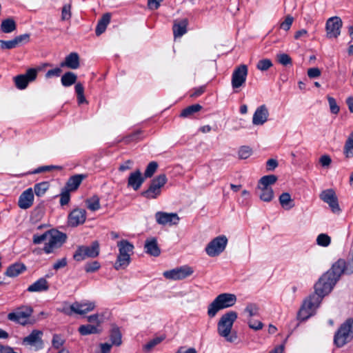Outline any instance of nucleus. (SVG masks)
I'll return each mask as SVG.
<instances>
[{
	"label": "nucleus",
	"instance_id": "obj_28",
	"mask_svg": "<svg viewBox=\"0 0 353 353\" xmlns=\"http://www.w3.org/2000/svg\"><path fill=\"white\" fill-rule=\"evenodd\" d=\"M339 262H342V264H340L339 266L341 267V274H353V250L350 254V257L346 262L344 259H339L337 261H336L334 263H339Z\"/></svg>",
	"mask_w": 353,
	"mask_h": 353
},
{
	"label": "nucleus",
	"instance_id": "obj_10",
	"mask_svg": "<svg viewBox=\"0 0 353 353\" xmlns=\"http://www.w3.org/2000/svg\"><path fill=\"white\" fill-rule=\"evenodd\" d=\"M99 254V244L97 241H94L89 246H79L73 255V258L77 261H81L87 258H95Z\"/></svg>",
	"mask_w": 353,
	"mask_h": 353
},
{
	"label": "nucleus",
	"instance_id": "obj_54",
	"mask_svg": "<svg viewBox=\"0 0 353 353\" xmlns=\"http://www.w3.org/2000/svg\"><path fill=\"white\" fill-rule=\"evenodd\" d=\"M0 46L2 49H12L18 46L15 39L9 41L0 40Z\"/></svg>",
	"mask_w": 353,
	"mask_h": 353
},
{
	"label": "nucleus",
	"instance_id": "obj_14",
	"mask_svg": "<svg viewBox=\"0 0 353 353\" xmlns=\"http://www.w3.org/2000/svg\"><path fill=\"white\" fill-rule=\"evenodd\" d=\"M193 273L192 268L188 265H183L174 268L170 270L165 271L163 275L165 278L170 280H181L190 276Z\"/></svg>",
	"mask_w": 353,
	"mask_h": 353
},
{
	"label": "nucleus",
	"instance_id": "obj_7",
	"mask_svg": "<svg viewBox=\"0 0 353 353\" xmlns=\"http://www.w3.org/2000/svg\"><path fill=\"white\" fill-rule=\"evenodd\" d=\"M117 247L119 253L114 263V268L118 270L126 268L130 264L134 245L127 240H121L117 243Z\"/></svg>",
	"mask_w": 353,
	"mask_h": 353
},
{
	"label": "nucleus",
	"instance_id": "obj_19",
	"mask_svg": "<svg viewBox=\"0 0 353 353\" xmlns=\"http://www.w3.org/2000/svg\"><path fill=\"white\" fill-rule=\"evenodd\" d=\"M157 222L160 225H176L179 221V217L176 213H168L164 212H157L155 214Z\"/></svg>",
	"mask_w": 353,
	"mask_h": 353
},
{
	"label": "nucleus",
	"instance_id": "obj_55",
	"mask_svg": "<svg viewBox=\"0 0 353 353\" xmlns=\"http://www.w3.org/2000/svg\"><path fill=\"white\" fill-rule=\"evenodd\" d=\"M277 60L283 65H288L292 64L291 57L288 54L285 53L278 54Z\"/></svg>",
	"mask_w": 353,
	"mask_h": 353
},
{
	"label": "nucleus",
	"instance_id": "obj_57",
	"mask_svg": "<svg viewBox=\"0 0 353 353\" xmlns=\"http://www.w3.org/2000/svg\"><path fill=\"white\" fill-rule=\"evenodd\" d=\"M328 103L330 105V111L333 114H338L339 112V107L336 104V100L331 97H327Z\"/></svg>",
	"mask_w": 353,
	"mask_h": 353
},
{
	"label": "nucleus",
	"instance_id": "obj_35",
	"mask_svg": "<svg viewBox=\"0 0 353 353\" xmlns=\"http://www.w3.org/2000/svg\"><path fill=\"white\" fill-rule=\"evenodd\" d=\"M261 190L260 199L265 202H270L274 197V192L272 188L259 187Z\"/></svg>",
	"mask_w": 353,
	"mask_h": 353
},
{
	"label": "nucleus",
	"instance_id": "obj_31",
	"mask_svg": "<svg viewBox=\"0 0 353 353\" xmlns=\"http://www.w3.org/2000/svg\"><path fill=\"white\" fill-rule=\"evenodd\" d=\"M111 19V15L110 13L104 14L101 19L98 21L97 28H96V34L97 36L101 35L103 33L107 28V26L110 23Z\"/></svg>",
	"mask_w": 353,
	"mask_h": 353
},
{
	"label": "nucleus",
	"instance_id": "obj_3",
	"mask_svg": "<svg viewBox=\"0 0 353 353\" xmlns=\"http://www.w3.org/2000/svg\"><path fill=\"white\" fill-rule=\"evenodd\" d=\"M236 301V296L234 294H221L209 305L208 315L211 318L214 317L219 311L233 306Z\"/></svg>",
	"mask_w": 353,
	"mask_h": 353
},
{
	"label": "nucleus",
	"instance_id": "obj_56",
	"mask_svg": "<svg viewBox=\"0 0 353 353\" xmlns=\"http://www.w3.org/2000/svg\"><path fill=\"white\" fill-rule=\"evenodd\" d=\"M252 154L251 149L248 146H243L239 151V156L241 159H248Z\"/></svg>",
	"mask_w": 353,
	"mask_h": 353
},
{
	"label": "nucleus",
	"instance_id": "obj_26",
	"mask_svg": "<svg viewBox=\"0 0 353 353\" xmlns=\"http://www.w3.org/2000/svg\"><path fill=\"white\" fill-rule=\"evenodd\" d=\"M49 283L46 278H40L28 286L27 290L30 292H40L48 290Z\"/></svg>",
	"mask_w": 353,
	"mask_h": 353
},
{
	"label": "nucleus",
	"instance_id": "obj_46",
	"mask_svg": "<svg viewBox=\"0 0 353 353\" xmlns=\"http://www.w3.org/2000/svg\"><path fill=\"white\" fill-rule=\"evenodd\" d=\"M75 92L77 95V99L79 103H83L86 102V99L84 97V88L83 85L80 83H78L75 85Z\"/></svg>",
	"mask_w": 353,
	"mask_h": 353
},
{
	"label": "nucleus",
	"instance_id": "obj_41",
	"mask_svg": "<svg viewBox=\"0 0 353 353\" xmlns=\"http://www.w3.org/2000/svg\"><path fill=\"white\" fill-rule=\"evenodd\" d=\"M165 339V336H157L150 341H148L143 346V350L146 352H150L154 347L161 343Z\"/></svg>",
	"mask_w": 353,
	"mask_h": 353
},
{
	"label": "nucleus",
	"instance_id": "obj_1",
	"mask_svg": "<svg viewBox=\"0 0 353 353\" xmlns=\"http://www.w3.org/2000/svg\"><path fill=\"white\" fill-rule=\"evenodd\" d=\"M342 262L334 263L332 268L323 274L314 285V293L323 298L333 289L337 281L341 277V270L339 266Z\"/></svg>",
	"mask_w": 353,
	"mask_h": 353
},
{
	"label": "nucleus",
	"instance_id": "obj_60",
	"mask_svg": "<svg viewBox=\"0 0 353 353\" xmlns=\"http://www.w3.org/2000/svg\"><path fill=\"white\" fill-rule=\"evenodd\" d=\"M69 192L70 191L67 190L61 194L60 204L61 205H65L69 203L70 199Z\"/></svg>",
	"mask_w": 353,
	"mask_h": 353
},
{
	"label": "nucleus",
	"instance_id": "obj_8",
	"mask_svg": "<svg viewBox=\"0 0 353 353\" xmlns=\"http://www.w3.org/2000/svg\"><path fill=\"white\" fill-rule=\"evenodd\" d=\"M322 298L314 292L306 298L298 312L299 319L304 321L312 316L319 306Z\"/></svg>",
	"mask_w": 353,
	"mask_h": 353
},
{
	"label": "nucleus",
	"instance_id": "obj_59",
	"mask_svg": "<svg viewBox=\"0 0 353 353\" xmlns=\"http://www.w3.org/2000/svg\"><path fill=\"white\" fill-rule=\"evenodd\" d=\"M248 324L250 328L254 330H259L263 328V323L259 321H254L252 319H248Z\"/></svg>",
	"mask_w": 353,
	"mask_h": 353
},
{
	"label": "nucleus",
	"instance_id": "obj_20",
	"mask_svg": "<svg viewBox=\"0 0 353 353\" xmlns=\"http://www.w3.org/2000/svg\"><path fill=\"white\" fill-rule=\"evenodd\" d=\"M86 219V212L83 209L76 208L73 210L68 216V224L70 226L76 227L83 224Z\"/></svg>",
	"mask_w": 353,
	"mask_h": 353
},
{
	"label": "nucleus",
	"instance_id": "obj_32",
	"mask_svg": "<svg viewBox=\"0 0 353 353\" xmlns=\"http://www.w3.org/2000/svg\"><path fill=\"white\" fill-rule=\"evenodd\" d=\"M17 25L14 20L12 18H8L2 21L0 30L3 33H10L14 31Z\"/></svg>",
	"mask_w": 353,
	"mask_h": 353
},
{
	"label": "nucleus",
	"instance_id": "obj_27",
	"mask_svg": "<svg viewBox=\"0 0 353 353\" xmlns=\"http://www.w3.org/2000/svg\"><path fill=\"white\" fill-rule=\"evenodd\" d=\"M145 252L153 256H158L161 250L158 246L157 241L155 238L148 239L145 243Z\"/></svg>",
	"mask_w": 353,
	"mask_h": 353
},
{
	"label": "nucleus",
	"instance_id": "obj_36",
	"mask_svg": "<svg viewBox=\"0 0 353 353\" xmlns=\"http://www.w3.org/2000/svg\"><path fill=\"white\" fill-rule=\"evenodd\" d=\"M202 108V106L199 104H194L187 107L183 109L181 112L180 116L183 118L190 117L193 115L194 113L200 111Z\"/></svg>",
	"mask_w": 353,
	"mask_h": 353
},
{
	"label": "nucleus",
	"instance_id": "obj_52",
	"mask_svg": "<svg viewBox=\"0 0 353 353\" xmlns=\"http://www.w3.org/2000/svg\"><path fill=\"white\" fill-rule=\"evenodd\" d=\"M293 21L294 18L291 15L286 16L284 21L280 23V28L285 31L289 30Z\"/></svg>",
	"mask_w": 353,
	"mask_h": 353
},
{
	"label": "nucleus",
	"instance_id": "obj_50",
	"mask_svg": "<svg viewBox=\"0 0 353 353\" xmlns=\"http://www.w3.org/2000/svg\"><path fill=\"white\" fill-rule=\"evenodd\" d=\"M71 5L65 4L63 6L61 10V20L67 21L71 18Z\"/></svg>",
	"mask_w": 353,
	"mask_h": 353
},
{
	"label": "nucleus",
	"instance_id": "obj_45",
	"mask_svg": "<svg viewBox=\"0 0 353 353\" xmlns=\"http://www.w3.org/2000/svg\"><path fill=\"white\" fill-rule=\"evenodd\" d=\"M331 243V238L327 234L321 233L316 237V244L321 247H327Z\"/></svg>",
	"mask_w": 353,
	"mask_h": 353
},
{
	"label": "nucleus",
	"instance_id": "obj_34",
	"mask_svg": "<svg viewBox=\"0 0 353 353\" xmlns=\"http://www.w3.org/2000/svg\"><path fill=\"white\" fill-rule=\"evenodd\" d=\"M77 75L72 72H65L61 77V83L65 87H69L74 84L77 81Z\"/></svg>",
	"mask_w": 353,
	"mask_h": 353
},
{
	"label": "nucleus",
	"instance_id": "obj_23",
	"mask_svg": "<svg viewBox=\"0 0 353 353\" xmlns=\"http://www.w3.org/2000/svg\"><path fill=\"white\" fill-rule=\"evenodd\" d=\"M145 181L139 170L132 172L128 179V185L132 188L134 190H138Z\"/></svg>",
	"mask_w": 353,
	"mask_h": 353
},
{
	"label": "nucleus",
	"instance_id": "obj_62",
	"mask_svg": "<svg viewBox=\"0 0 353 353\" xmlns=\"http://www.w3.org/2000/svg\"><path fill=\"white\" fill-rule=\"evenodd\" d=\"M14 39L17 41V45L19 46L23 43H28L30 40V34H21V35L16 37Z\"/></svg>",
	"mask_w": 353,
	"mask_h": 353
},
{
	"label": "nucleus",
	"instance_id": "obj_17",
	"mask_svg": "<svg viewBox=\"0 0 353 353\" xmlns=\"http://www.w3.org/2000/svg\"><path fill=\"white\" fill-rule=\"evenodd\" d=\"M342 21L338 17L330 18L326 22L327 37L330 39L337 38L341 33Z\"/></svg>",
	"mask_w": 353,
	"mask_h": 353
},
{
	"label": "nucleus",
	"instance_id": "obj_58",
	"mask_svg": "<svg viewBox=\"0 0 353 353\" xmlns=\"http://www.w3.org/2000/svg\"><path fill=\"white\" fill-rule=\"evenodd\" d=\"M63 168L60 165H47V166H42L37 169L34 173H39L41 172H46V171H51L52 170H61Z\"/></svg>",
	"mask_w": 353,
	"mask_h": 353
},
{
	"label": "nucleus",
	"instance_id": "obj_43",
	"mask_svg": "<svg viewBox=\"0 0 353 353\" xmlns=\"http://www.w3.org/2000/svg\"><path fill=\"white\" fill-rule=\"evenodd\" d=\"M79 332L81 335H88L91 334H95L99 332V330L97 326L88 324L83 325L79 327Z\"/></svg>",
	"mask_w": 353,
	"mask_h": 353
},
{
	"label": "nucleus",
	"instance_id": "obj_16",
	"mask_svg": "<svg viewBox=\"0 0 353 353\" xmlns=\"http://www.w3.org/2000/svg\"><path fill=\"white\" fill-rule=\"evenodd\" d=\"M43 335V332L41 330H33L30 334L23 339L22 344L34 347L35 350H41L44 344L42 339Z\"/></svg>",
	"mask_w": 353,
	"mask_h": 353
},
{
	"label": "nucleus",
	"instance_id": "obj_51",
	"mask_svg": "<svg viewBox=\"0 0 353 353\" xmlns=\"http://www.w3.org/2000/svg\"><path fill=\"white\" fill-rule=\"evenodd\" d=\"M48 235L49 230L41 235L34 234L32 241L34 244H40L43 241L48 242Z\"/></svg>",
	"mask_w": 353,
	"mask_h": 353
},
{
	"label": "nucleus",
	"instance_id": "obj_2",
	"mask_svg": "<svg viewBox=\"0 0 353 353\" xmlns=\"http://www.w3.org/2000/svg\"><path fill=\"white\" fill-rule=\"evenodd\" d=\"M238 316L234 311H229L221 316L217 323V332L219 335L230 343L234 342L237 336L232 331V326Z\"/></svg>",
	"mask_w": 353,
	"mask_h": 353
},
{
	"label": "nucleus",
	"instance_id": "obj_5",
	"mask_svg": "<svg viewBox=\"0 0 353 353\" xmlns=\"http://www.w3.org/2000/svg\"><path fill=\"white\" fill-rule=\"evenodd\" d=\"M33 312V308L31 306L23 305L17 307L14 312L9 313L8 314V319L23 326L33 325L35 323V320L30 319Z\"/></svg>",
	"mask_w": 353,
	"mask_h": 353
},
{
	"label": "nucleus",
	"instance_id": "obj_12",
	"mask_svg": "<svg viewBox=\"0 0 353 353\" xmlns=\"http://www.w3.org/2000/svg\"><path fill=\"white\" fill-rule=\"evenodd\" d=\"M228 239L225 236H219L212 239L205 247V252L210 257L219 256L226 248Z\"/></svg>",
	"mask_w": 353,
	"mask_h": 353
},
{
	"label": "nucleus",
	"instance_id": "obj_9",
	"mask_svg": "<svg viewBox=\"0 0 353 353\" xmlns=\"http://www.w3.org/2000/svg\"><path fill=\"white\" fill-rule=\"evenodd\" d=\"M67 236L65 234L57 230H49L48 242H46L43 251L46 254L52 253L54 249L60 248L65 241Z\"/></svg>",
	"mask_w": 353,
	"mask_h": 353
},
{
	"label": "nucleus",
	"instance_id": "obj_53",
	"mask_svg": "<svg viewBox=\"0 0 353 353\" xmlns=\"http://www.w3.org/2000/svg\"><path fill=\"white\" fill-rule=\"evenodd\" d=\"M100 263L97 261H92L91 263H88L85 265L84 270L86 272H94L98 270L100 268Z\"/></svg>",
	"mask_w": 353,
	"mask_h": 353
},
{
	"label": "nucleus",
	"instance_id": "obj_11",
	"mask_svg": "<svg viewBox=\"0 0 353 353\" xmlns=\"http://www.w3.org/2000/svg\"><path fill=\"white\" fill-rule=\"evenodd\" d=\"M167 177L165 174H161L155 177L152 181L148 189L141 193L148 199H156L161 194V188L167 182Z\"/></svg>",
	"mask_w": 353,
	"mask_h": 353
},
{
	"label": "nucleus",
	"instance_id": "obj_30",
	"mask_svg": "<svg viewBox=\"0 0 353 353\" xmlns=\"http://www.w3.org/2000/svg\"><path fill=\"white\" fill-rule=\"evenodd\" d=\"M26 268L23 263H14L10 265L6 272V275L9 277H15L26 270Z\"/></svg>",
	"mask_w": 353,
	"mask_h": 353
},
{
	"label": "nucleus",
	"instance_id": "obj_15",
	"mask_svg": "<svg viewBox=\"0 0 353 353\" xmlns=\"http://www.w3.org/2000/svg\"><path fill=\"white\" fill-rule=\"evenodd\" d=\"M38 70L29 68L26 74H19L14 77L16 87L19 90L26 88L28 83L34 81L37 77Z\"/></svg>",
	"mask_w": 353,
	"mask_h": 353
},
{
	"label": "nucleus",
	"instance_id": "obj_64",
	"mask_svg": "<svg viewBox=\"0 0 353 353\" xmlns=\"http://www.w3.org/2000/svg\"><path fill=\"white\" fill-rule=\"evenodd\" d=\"M319 162L323 167H328L332 162V159L328 155H323L319 159Z\"/></svg>",
	"mask_w": 353,
	"mask_h": 353
},
{
	"label": "nucleus",
	"instance_id": "obj_33",
	"mask_svg": "<svg viewBox=\"0 0 353 353\" xmlns=\"http://www.w3.org/2000/svg\"><path fill=\"white\" fill-rule=\"evenodd\" d=\"M279 202L281 205L286 209L290 210L294 207L293 201L291 199V196L288 192L282 193L279 196Z\"/></svg>",
	"mask_w": 353,
	"mask_h": 353
},
{
	"label": "nucleus",
	"instance_id": "obj_25",
	"mask_svg": "<svg viewBox=\"0 0 353 353\" xmlns=\"http://www.w3.org/2000/svg\"><path fill=\"white\" fill-rule=\"evenodd\" d=\"M188 24V19H182L180 20H175L173 24V34L175 38L181 37L187 32V26Z\"/></svg>",
	"mask_w": 353,
	"mask_h": 353
},
{
	"label": "nucleus",
	"instance_id": "obj_29",
	"mask_svg": "<svg viewBox=\"0 0 353 353\" xmlns=\"http://www.w3.org/2000/svg\"><path fill=\"white\" fill-rule=\"evenodd\" d=\"M86 178L85 174H75L72 176H71L67 183V189L68 191H74L76 190L80 184L81 183L82 181Z\"/></svg>",
	"mask_w": 353,
	"mask_h": 353
},
{
	"label": "nucleus",
	"instance_id": "obj_24",
	"mask_svg": "<svg viewBox=\"0 0 353 353\" xmlns=\"http://www.w3.org/2000/svg\"><path fill=\"white\" fill-rule=\"evenodd\" d=\"M61 67H66L70 69L76 70L80 66L79 56L77 52H71L65 57L64 61L60 64Z\"/></svg>",
	"mask_w": 353,
	"mask_h": 353
},
{
	"label": "nucleus",
	"instance_id": "obj_61",
	"mask_svg": "<svg viewBox=\"0 0 353 353\" xmlns=\"http://www.w3.org/2000/svg\"><path fill=\"white\" fill-rule=\"evenodd\" d=\"M62 70L59 68H56L52 70H48L46 74V78H51L52 77H59L60 76Z\"/></svg>",
	"mask_w": 353,
	"mask_h": 353
},
{
	"label": "nucleus",
	"instance_id": "obj_47",
	"mask_svg": "<svg viewBox=\"0 0 353 353\" xmlns=\"http://www.w3.org/2000/svg\"><path fill=\"white\" fill-rule=\"evenodd\" d=\"M259 308L256 304L250 303L244 310V312L248 314V319L258 314Z\"/></svg>",
	"mask_w": 353,
	"mask_h": 353
},
{
	"label": "nucleus",
	"instance_id": "obj_38",
	"mask_svg": "<svg viewBox=\"0 0 353 353\" xmlns=\"http://www.w3.org/2000/svg\"><path fill=\"white\" fill-rule=\"evenodd\" d=\"M276 181L277 177L275 175L270 174L264 176L261 178L259 187L271 188L270 185L274 184Z\"/></svg>",
	"mask_w": 353,
	"mask_h": 353
},
{
	"label": "nucleus",
	"instance_id": "obj_40",
	"mask_svg": "<svg viewBox=\"0 0 353 353\" xmlns=\"http://www.w3.org/2000/svg\"><path fill=\"white\" fill-rule=\"evenodd\" d=\"M50 184L48 181H43L37 183L34 186V191L37 196H42L49 189Z\"/></svg>",
	"mask_w": 353,
	"mask_h": 353
},
{
	"label": "nucleus",
	"instance_id": "obj_22",
	"mask_svg": "<svg viewBox=\"0 0 353 353\" xmlns=\"http://www.w3.org/2000/svg\"><path fill=\"white\" fill-rule=\"evenodd\" d=\"M34 201L33 191L31 188L27 189L20 195L18 205L21 209L26 210L30 208Z\"/></svg>",
	"mask_w": 353,
	"mask_h": 353
},
{
	"label": "nucleus",
	"instance_id": "obj_18",
	"mask_svg": "<svg viewBox=\"0 0 353 353\" xmlns=\"http://www.w3.org/2000/svg\"><path fill=\"white\" fill-rule=\"evenodd\" d=\"M320 198L329 205L334 213L340 212L341 209L338 203L337 197L333 190L327 189L323 191L320 194Z\"/></svg>",
	"mask_w": 353,
	"mask_h": 353
},
{
	"label": "nucleus",
	"instance_id": "obj_63",
	"mask_svg": "<svg viewBox=\"0 0 353 353\" xmlns=\"http://www.w3.org/2000/svg\"><path fill=\"white\" fill-rule=\"evenodd\" d=\"M307 75L310 78L319 77L321 75V70L318 68L308 69Z\"/></svg>",
	"mask_w": 353,
	"mask_h": 353
},
{
	"label": "nucleus",
	"instance_id": "obj_49",
	"mask_svg": "<svg viewBox=\"0 0 353 353\" xmlns=\"http://www.w3.org/2000/svg\"><path fill=\"white\" fill-rule=\"evenodd\" d=\"M272 66V61L269 59H264L259 61L256 65V68L261 71H266Z\"/></svg>",
	"mask_w": 353,
	"mask_h": 353
},
{
	"label": "nucleus",
	"instance_id": "obj_21",
	"mask_svg": "<svg viewBox=\"0 0 353 353\" xmlns=\"http://www.w3.org/2000/svg\"><path fill=\"white\" fill-rule=\"evenodd\" d=\"M268 108L265 105H261L256 108L253 114L252 123L256 125H263L268 121Z\"/></svg>",
	"mask_w": 353,
	"mask_h": 353
},
{
	"label": "nucleus",
	"instance_id": "obj_37",
	"mask_svg": "<svg viewBox=\"0 0 353 353\" xmlns=\"http://www.w3.org/2000/svg\"><path fill=\"white\" fill-rule=\"evenodd\" d=\"M344 154L348 159L353 157V132L350 134L345 143Z\"/></svg>",
	"mask_w": 353,
	"mask_h": 353
},
{
	"label": "nucleus",
	"instance_id": "obj_44",
	"mask_svg": "<svg viewBox=\"0 0 353 353\" xmlns=\"http://www.w3.org/2000/svg\"><path fill=\"white\" fill-rule=\"evenodd\" d=\"M110 339L112 345L119 346L121 344V334L118 328H114L111 331Z\"/></svg>",
	"mask_w": 353,
	"mask_h": 353
},
{
	"label": "nucleus",
	"instance_id": "obj_13",
	"mask_svg": "<svg viewBox=\"0 0 353 353\" xmlns=\"http://www.w3.org/2000/svg\"><path fill=\"white\" fill-rule=\"evenodd\" d=\"M248 73V66L245 64L236 67L232 72L231 84L233 89L243 86L246 81Z\"/></svg>",
	"mask_w": 353,
	"mask_h": 353
},
{
	"label": "nucleus",
	"instance_id": "obj_6",
	"mask_svg": "<svg viewBox=\"0 0 353 353\" xmlns=\"http://www.w3.org/2000/svg\"><path fill=\"white\" fill-rule=\"evenodd\" d=\"M353 339V319L346 320L334 336V343L338 347L344 346Z\"/></svg>",
	"mask_w": 353,
	"mask_h": 353
},
{
	"label": "nucleus",
	"instance_id": "obj_48",
	"mask_svg": "<svg viewBox=\"0 0 353 353\" xmlns=\"http://www.w3.org/2000/svg\"><path fill=\"white\" fill-rule=\"evenodd\" d=\"M158 168V164L155 161H151L147 166L145 172H144V177L145 178H149L151 177L154 172H156L157 169Z\"/></svg>",
	"mask_w": 353,
	"mask_h": 353
},
{
	"label": "nucleus",
	"instance_id": "obj_42",
	"mask_svg": "<svg viewBox=\"0 0 353 353\" xmlns=\"http://www.w3.org/2000/svg\"><path fill=\"white\" fill-rule=\"evenodd\" d=\"M65 343V339L61 334H54L52 339V347L55 350H61Z\"/></svg>",
	"mask_w": 353,
	"mask_h": 353
},
{
	"label": "nucleus",
	"instance_id": "obj_4",
	"mask_svg": "<svg viewBox=\"0 0 353 353\" xmlns=\"http://www.w3.org/2000/svg\"><path fill=\"white\" fill-rule=\"evenodd\" d=\"M95 307L94 301L83 300L75 301L71 305L64 303L62 307L59 309V311L68 316H72L73 314L83 315L93 311Z\"/></svg>",
	"mask_w": 353,
	"mask_h": 353
},
{
	"label": "nucleus",
	"instance_id": "obj_39",
	"mask_svg": "<svg viewBox=\"0 0 353 353\" xmlns=\"http://www.w3.org/2000/svg\"><path fill=\"white\" fill-rule=\"evenodd\" d=\"M87 208L91 211H97L100 209V199L98 196L94 195L85 201Z\"/></svg>",
	"mask_w": 353,
	"mask_h": 353
}]
</instances>
